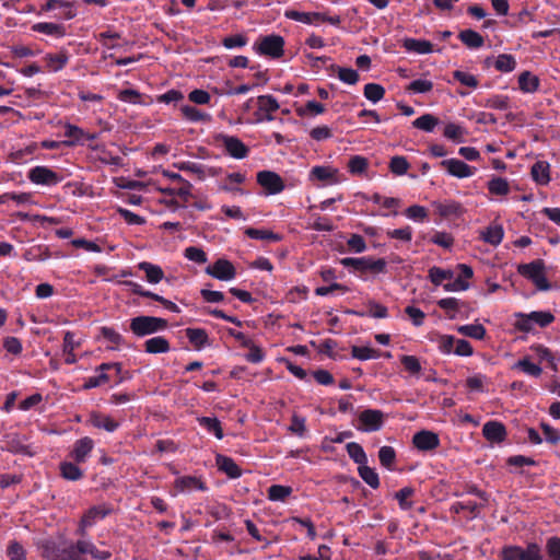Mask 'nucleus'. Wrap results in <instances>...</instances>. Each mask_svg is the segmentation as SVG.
Returning a JSON list of instances; mask_svg holds the SVG:
<instances>
[{"instance_id":"f257e3e1","label":"nucleus","mask_w":560,"mask_h":560,"mask_svg":"<svg viewBox=\"0 0 560 560\" xmlns=\"http://www.w3.org/2000/svg\"><path fill=\"white\" fill-rule=\"evenodd\" d=\"M43 557L47 560H88L84 548V540L75 542L63 540H46L43 546Z\"/></svg>"},{"instance_id":"f03ea898","label":"nucleus","mask_w":560,"mask_h":560,"mask_svg":"<svg viewBox=\"0 0 560 560\" xmlns=\"http://www.w3.org/2000/svg\"><path fill=\"white\" fill-rule=\"evenodd\" d=\"M499 560H544L541 547L537 542H528L526 547L505 545L500 550Z\"/></svg>"},{"instance_id":"7ed1b4c3","label":"nucleus","mask_w":560,"mask_h":560,"mask_svg":"<svg viewBox=\"0 0 560 560\" xmlns=\"http://www.w3.org/2000/svg\"><path fill=\"white\" fill-rule=\"evenodd\" d=\"M129 327L136 337L142 338L165 330L168 322L161 317L140 315L130 319Z\"/></svg>"},{"instance_id":"20e7f679","label":"nucleus","mask_w":560,"mask_h":560,"mask_svg":"<svg viewBox=\"0 0 560 560\" xmlns=\"http://www.w3.org/2000/svg\"><path fill=\"white\" fill-rule=\"evenodd\" d=\"M546 266L542 259H535L528 264L517 266V272L532 281L540 291H548L551 288L545 272Z\"/></svg>"},{"instance_id":"39448f33","label":"nucleus","mask_w":560,"mask_h":560,"mask_svg":"<svg viewBox=\"0 0 560 560\" xmlns=\"http://www.w3.org/2000/svg\"><path fill=\"white\" fill-rule=\"evenodd\" d=\"M345 268H352L354 271L372 272L375 275L386 273L387 262L384 258L373 259L372 257H346L340 260Z\"/></svg>"},{"instance_id":"423d86ee","label":"nucleus","mask_w":560,"mask_h":560,"mask_svg":"<svg viewBox=\"0 0 560 560\" xmlns=\"http://www.w3.org/2000/svg\"><path fill=\"white\" fill-rule=\"evenodd\" d=\"M253 48L261 56L278 59L284 52V38L277 34L260 36Z\"/></svg>"},{"instance_id":"0eeeda50","label":"nucleus","mask_w":560,"mask_h":560,"mask_svg":"<svg viewBox=\"0 0 560 560\" xmlns=\"http://www.w3.org/2000/svg\"><path fill=\"white\" fill-rule=\"evenodd\" d=\"M31 183L42 186H56L62 182L63 176L45 165L32 167L27 173Z\"/></svg>"},{"instance_id":"6e6552de","label":"nucleus","mask_w":560,"mask_h":560,"mask_svg":"<svg viewBox=\"0 0 560 560\" xmlns=\"http://www.w3.org/2000/svg\"><path fill=\"white\" fill-rule=\"evenodd\" d=\"M359 424L357 430L362 432H375L382 429L385 415L380 409H364L358 416Z\"/></svg>"},{"instance_id":"1a4fd4ad","label":"nucleus","mask_w":560,"mask_h":560,"mask_svg":"<svg viewBox=\"0 0 560 560\" xmlns=\"http://www.w3.org/2000/svg\"><path fill=\"white\" fill-rule=\"evenodd\" d=\"M215 139L223 145L226 153L236 160L245 159L249 153V148L235 136L220 133Z\"/></svg>"},{"instance_id":"9d476101","label":"nucleus","mask_w":560,"mask_h":560,"mask_svg":"<svg viewBox=\"0 0 560 560\" xmlns=\"http://www.w3.org/2000/svg\"><path fill=\"white\" fill-rule=\"evenodd\" d=\"M206 273L220 281H230L236 277V269L230 260L219 258L206 268Z\"/></svg>"},{"instance_id":"9b49d317","label":"nucleus","mask_w":560,"mask_h":560,"mask_svg":"<svg viewBox=\"0 0 560 560\" xmlns=\"http://www.w3.org/2000/svg\"><path fill=\"white\" fill-rule=\"evenodd\" d=\"M256 179L257 183L266 190L267 195L280 194L285 187L281 176L272 171L258 172Z\"/></svg>"},{"instance_id":"f8f14e48","label":"nucleus","mask_w":560,"mask_h":560,"mask_svg":"<svg viewBox=\"0 0 560 560\" xmlns=\"http://www.w3.org/2000/svg\"><path fill=\"white\" fill-rule=\"evenodd\" d=\"M413 446L421 452H432L436 450L441 442L438 433L429 430H421L412 436Z\"/></svg>"},{"instance_id":"ddd939ff","label":"nucleus","mask_w":560,"mask_h":560,"mask_svg":"<svg viewBox=\"0 0 560 560\" xmlns=\"http://www.w3.org/2000/svg\"><path fill=\"white\" fill-rule=\"evenodd\" d=\"M440 166L447 171V173L457 178H467L472 176L477 168L458 159H447L440 163Z\"/></svg>"},{"instance_id":"4468645a","label":"nucleus","mask_w":560,"mask_h":560,"mask_svg":"<svg viewBox=\"0 0 560 560\" xmlns=\"http://www.w3.org/2000/svg\"><path fill=\"white\" fill-rule=\"evenodd\" d=\"M485 439L491 443H502L508 435L505 425L495 420L488 421L482 427Z\"/></svg>"},{"instance_id":"2eb2a0df","label":"nucleus","mask_w":560,"mask_h":560,"mask_svg":"<svg viewBox=\"0 0 560 560\" xmlns=\"http://www.w3.org/2000/svg\"><path fill=\"white\" fill-rule=\"evenodd\" d=\"M88 422L92 427L109 433L115 432L120 425V423L113 417L100 411L90 412Z\"/></svg>"},{"instance_id":"dca6fc26","label":"nucleus","mask_w":560,"mask_h":560,"mask_svg":"<svg viewBox=\"0 0 560 560\" xmlns=\"http://www.w3.org/2000/svg\"><path fill=\"white\" fill-rule=\"evenodd\" d=\"M94 448V441L90 436H84L75 441L70 452V457L78 464L84 463Z\"/></svg>"},{"instance_id":"f3484780","label":"nucleus","mask_w":560,"mask_h":560,"mask_svg":"<svg viewBox=\"0 0 560 560\" xmlns=\"http://www.w3.org/2000/svg\"><path fill=\"white\" fill-rule=\"evenodd\" d=\"M174 488L179 492H190L194 490L207 491L205 481L196 476H182L174 481Z\"/></svg>"},{"instance_id":"a211bd4d","label":"nucleus","mask_w":560,"mask_h":560,"mask_svg":"<svg viewBox=\"0 0 560 560\" xmlns=\"http://www.w3.org/2000/svg\"><path fill=\"white\" fill-rule=\"evenodd\" d=\"M550 164L547 161H536L530 167V177L539 186H547L550 180Z\"/></svg>"},{"instance_id":"6ab92c4d","label":"nucleus","mask_w":560,"mask_h":560,"mask_svg":"<svg viewBox=\"0 0 560 560\" xmlns=\"http://www.w3.org/2000/svg\"><path fill=\"white\" fill-rule=\"evenodd\" d=\"M215 465L218 469L224 472L229 478L236 479L242 476V469L234 462L232 457L226 455L217 454Z\"/></svg>"},{"instance_id":"aec40b11","label":"nucleus","mask_w":560,"mask_h":560,"mask_svg":"<svg viewBox=\"0 0 560 560\" xmlns=\"http://www.w3.org/2000/svg\"><path fill=\"white\" fill-rule=\"evenodd\" d=\"M338 170L330 166H314L310 171V179L311 180H319V182H328V183H337Z\"/></svg>"},{"instance_id":"412c9836","label":"nucleus","mask_w":560,"mask_h":560,"mask_svg":"<svg viewBox=\"0 0 560 560\" xmlns=\"http://www.w3.org/2000/svg\"><path fill=\"white\" fill-rule=\"evenodd\" d=\"M32 31L42 33L55 38H61L66 36V26L63 24H57L51 22H39L32 26Z\"/></svg>"},{"instance_id":"4be33fe9","label":"nucleus","mask_w":560,"mask_h":560,"mask_svg":"<svg viewBox=\"0 0 560 560\" xmlns=\"http://www.w3.org/2000/svg\"><path fill=\"white\" fill-rule=\"evenodd\" d=\"M112 511V508L106 504L90 508L82 516L83 526H93L97 520L105 518Z\"/></svg>"},{"instance_id":"5701e85b","label":"nucleus","mask_w":560,"mask_h":560,"mask_svg":"<svg viewBox=\"0 0 560 560\" xmlns=\"http://www.w3.org/2000/svg\"><path fill=\"white\" fill-rule=\"evenodd\" d=\"M65 137L69 138V140L63 141V144L67 147H75L82 145L85 142V131L72 124L65 125Z\"/></svg>"},{"instance_id":"b1692460","label":"nucleus","mask_w":560,"mask_h":560,"mask_svg":"<svg viewBox=\"0 0 560 560\" xmlns=\"http://www.w3.org/2000/svg\"><path fill=\"white\" fill-rule=\"evenodd\" d=\"M138 269L144 272L145 280L151 284H156L164 278V271L159 265L141 261L138 264Z\"/></svg>"},{"instance_id":"393cba45","label":"nucleus","mask_w":560,"mask_h":560,"mask_svg":"<svg viewBox=\"0 0 560 560\" xmlns=\"http://www.w3.org/2000/svg\"><path fill=\"white\" fill-rule=\"evenodd\" d=\"M407 51H412L420 55L431 54L433 45L427 39H417L407 37L402 40L401 45Z\"/></svg>"},{"instance_id":"a878e982","label":"nucleus","mask_w":560,"mask_h":560,"mask_svg":"<svg viewBox=\"0 0 560 560\" xmlns=\"http://www.w3.org/2000/svg\"><path fill=\"white\" fill-rule=\"evenodd\" d=\"M322 22H327L334 26H339L341 18L339 15H328L325 12H305L304 24L318 25Z\"/></svg>"},{"instance_id":"bb28decb","label":"nucleus","mask_w":560,"mask_h":560,"mask_svg":"<svg viewBox=\"0 0 560 560\" xmlns=\"http://www.w3.org/2000/svg\"><path fill=\"white\" fill-rule=\"evenodd\" d=\"M144 351L150 354L166 353L171 350L170 341L163 336L152 337L144 341Z\"/></svg>"},{"instance_id":"cd10ccee","label":"nucleus","mask_w":560,"mask_h":560,"mask_svg":"<svg viewBox=\"0 0 560 560\" xmlns=\"http://www.w3.org/2000/svg\"><path fill=\"white\" fill-rule=\"evenodd\" d=\"M43 59L49 71L58 72L68 63L69 55L67 50H61L58 54H46Z\"/></svg>"},{"instance_id":"c85d7f7f","label":"nucleus","mask_w":560,"mask_h":560,"mask_svg":"<svg viewBox=\"0 0 560 560\" xmlns=\"http://www.w3.org/2000/svg\"><path fill=\"white\" fill-rule=\"evenodd\" d=\"M530 350L536 353L540 361H547L552 371H558L559 357H556L549 348L541 343H535L530 346Z\"/></svg>"},{"instance_id":"c756f323","label":"nucleus","mask_w":560,"mask_h":560,"mask_svg":"<svg viewBox=\"0 0 560 560\" xmlns=\"http://www.w3.org/2000/svg\"><path fill=\"white\" fill-rule=\"evenodd\" d=\"M244 233L252 240H261L269 243H278L283 238L281 234L265 229L247 228Z\"/></svg>"},{"instance_id":"7c9ffc66","label":"nucleus","mask_w":560,"mask_h":560,"mask_svg":"<svg viewBox=\"0 0 560 560\" xmlns=\"http://www.w3.org/2000/svg\"><path fill=\"white\" fill-rule=\"evenodd\" d=\"M460 42L468 48L477 49L483 46V37L474 30H463L458 34Z\"/></svg>"},{"instance_id":"2f4dec72","label":"nucleus","mask_w":560,"mask_h":560,"mask_svg":"<svg viewBox=\"0 0 560 560\" xmlns=\"http://www.w3.org/2000/svg\"><path fill=\"white\" fill-rule=\"evenodd\" d=\"M539 78L529 71H524L518 77V88L524 93H534L539 89Z\"/></svg>"},{"instance_id":"473e14b6","label":"nucleus","mask_w":560,"mask_h":560,"mask_svg":"<svg viewBox=\"0 0 560 560\" xmlns=\"http://www.w3.org/2000/svg\"><path fill=\"white\" fill-rule=\"evenodd\" d=\"M185 334L189 342L198 350L209 343L208 334L202 328H186Z\"/></svg>"},{"instance_id":"72a5a7b5","label":"nucleus","mask_w":560,"mask_h":560,"mask_svg":"<svg viewBox=\"0 0 560 560\" xmlns=\"http://www.w3.org/2000/svg\"><path fill=\"white\" fill-rule=\"evenodd\" d=\"M435 210L443 218L459 217L463 213L462 205L454 200L436 203Z\"/></svg>"},{"instance_id":"f704fd0d","label":"nucleus","mask_w":560,"mask_h":560,"mask_svg":"<svg viewBox=\"0 0 560 560\" xmlns=\"http://www.w3.org/2000/svg\"><path fill=\"white\" fill-rule=\"evenodd\" d=\"M200 427L212 433L218 440L224 436L220 420L217 417H200L197 419Z\"/></svg>"},{"instance_id":"c9c22d12","label":"nucleus","mask_w":560,"mask_h":560,"mask_svg":"<svg viewBox=\"0 0 560 560\" xmlns=\"http://www.w3.org/2000/svg\"><path fill=\"white\" fill-rule=\"evenodd\" d=\"M78 463L72 462H62L59 465L60 475L62 478L70 480V481H77L83 478V470L78 467Z\"/></svg>"},{"instance_id":"e433bc0d","label":"nucleus","mask_w":560,"mask_h":560,"mask_svg":"<svg viewBox=\"0 0 560 560\" xmlns=\"http://www.w3.org/2000/svg\"><path fill=\"white\" fill-rule=\"evenodd\" d=\"M483 506L485 504H478L472 501H457L451 505L450 511L454 514H460L464 511H468L470 513V520H472L479 515V509Z\"/></svg>"},{"instance_id":"4c0bfd02","label":"nucleus","mask_w":560,"mask_h":560,"mask_svg":"<svg viewBox=\"0 0 560 560\" xmlns=\"http://www.w3.org/2000/svg\"><path fill=\"white\" fill-rule=\"evenodd\" d=\"M440 119L432 114H423L412 121V126L425 132H432Z\"/></svg>"},{"instance_id":"58836bf2","label":"nucleus","mask_w":560,"mask_h":560,"mask_svg":"<svg viewBox=\"0 0 560 560\" xmlns=\"http://www.w3.org/2000/svg\"><path fill=\"white\" fill-rule=\"evenodd\" d=\"M258 109L255 115L262 113L269 114L275 113L279 109V103L272 95H260L257 97Z\"/></svg>"},{"instance_id":"ea45409f","label":"nucleus","mask_w":560,"mask_h":560,"mask_svg":"<svg viewBox=\"0 0 560 560\" xmlns=\"http://www.w3.org/2000/svg\"><path fill=\"white\" fill-rule=\"evenodd\" d=\"M378 459L383 467L388 470L395 469L396 451L392 446L384 445L378 450Z\"/></svg>"},{"instance_id":"a19ab883","label":"nucleus","mask_w":560,"mask_h":560,"mask_svg":"<svg viewBox=\"0 0 560 560\" xmlns=\"http://www.w3.org/2000/svg\"><path fill=\"white\" fill-rule=\"evenodd\" d=\"M513 369L520 370L523 373L533 376V377H539L542 373V369L533 363L528 357H525L521 360H518L514 365Z\"/></svg>"},{"instance_id":"79ce46f5","label":"nucleus","mask_w":560,"mask_h":560,"mask_svg":"<svg viewBox=\"0 0 560 560\" xmlns=\"http://www.w3.org/2000/svg\"><path fill=\"white\" fill-rule=\"evenodd\" d=\"M533 325L546 328L555 322V315L550 311H534L527 313Z\"/></svg>"},{"instance_id":"37998d69","label":"nucleus","mask_w":560,"mask_h":560,"mask_svg":"<svg viewBox=\"0 0 560 560\" xmlns=\"http://www.w3.org/2000/svg\"><path fill=\"white\" fill-rule=\"evenodd\" d=\"M457 331L466 337L482 340L486 337L487 330L480 324H469L457 327Z\"/></svg>"},{"instance_id":"c03bdc74","label":"nucleus","mask_w":560,"mask_h":560,"mask_svg":"<svg viewBox=\"0 0 560 560\" xmlns=\"http://www.w3.org/2000/svg\"><path fill=\"white\" fill-rule=\"evenodd\" d=\"M358 474L372 489H377L380 487L381 483L377 472L366 464L358 467Z\"/></svg>"},{"instance_id":"a18cd8bd","label":"nucleus","mask_w":560,"mask_h":560,"mask_svg":"<svg viewBox=\"0 0 560 560\" xmlns=\"http://www.w3.org/2000/svg\"><path fill=\"white\" fill-rule=\"evenodd\" d=\"M455 497H463L465 494H471V495H476L478 497L482 503L481 504H487L488 501H489V493H487L486 491L481 490L478 488L477 485L475 483H465L463 487H462V490H457L453 493Z\"/></svg>"},{"instance_id":"49530a36","label":"nucleus","mask_w":560,"mask_h":560,"mask_svg":"<svg viewBox=\"0 0 560 560\" xmlns=\"http://www.w3.org/2000/svg\"><path fill=\"white\" fill-rule=\"evenodd\" d=\"M347 453L349 457L359 466H362L368 463V456L363 450V447L357 442H349L346 445Z\"/></svg>"},{"instance_id":"de8ad7c7","label":"nucleus","mask_w":560,"mask_h":560,"mask_svg":"<svg viewBox=\"0 0 560 560\" xmlns=\"http://www.w3.org/2000/svg\"><path fill=\"white\" fill-rule=\"evenodd\" d=\"M90 148L93 151H100L101 155H98V161L106 165L119 166L121 165V158L119 155H114L109 151L105 149L103 144H90Z\"/></svg>"},{"instance_id":"09e8293b","label":"nucleus","mask_w":560,"mask_h":560,"mask_svg":"<svg viewBox=\"0 0 560 560\" xmlns=\"http://www.w3.org/2000/svg\"><path fill=\"white\" fill-rule=\"evenodd\" d=\"M466 130L460 125L450 122L444 127L443 136L456 143H462L465 141Z\"/></svg>"},{"instance_id":"8fccbe9b","label":"nucleus","mask_w":560,"mask_h":560,"mask_svg":"<svg viewBox=\"0 0 560 560\" xmlns=\"http://www.w3.org/2000/svg\"><path fill=\"white\" fill-rule=\"evenodd\" d=\"M488 190L495 196H506L510 192V184L503 177H493L488 182Z\"/></svg>"},{"instance_id":"3c124183","label":"nucleus","mask_w":560,"mask_h":560,"mask_svg":"<svg viewBox=\"0 0 560 560\" xmlns=\"http://www.w3.org/2000/svg\"><path fill=\"white\" fill-rule=\"evenodd\" d=\"M503 235H504V231L501 225H490L482 233V240L486 243L497 246L502 242Z\"/></svg>"},{"instance_id":"603ef678","label":"nucleus","mask_w":560,"mask_h":560,"mask_svg":"<svg viewBox=\"0 0 560 560\" xmlns=\"http://www.w3.org/2000/svg\"><path fill=\"white\" fill-rule=\"evenodd\" d=\"M331 69L337 71L339 80L346 84L353 85L359 81V73L352 68H343L332 65Z\"/></svg>"},{"instance_id":"864d4df0","label":"nucleus","mask_w":560,"mask_h":560,"mask_svg":"<svg viewBox=\"0 0 560 560\" xmlns=\"http://www.w3.org/2000/svg\"><path fill=\"white\" fill-rule=\"evenodd\" d=\"M351 355L358 360L364 361L380 358L381 352L380 350L373 349L371 347L352 346Z\"/></svg>"},{"instance_id":"5fc2aeb1","label":"nucleus","mask_w":560,"mask_h":560,"mask_svg":"<svg viewBox=\"0 0 560 560\" xmlns=\"http://www.w3.org/2000/svg\"><path fill=\"white\" fill-rule=\"evenodd\" d=\"M513 316L515 318L513 326L516 330L525 334L534 331L533 322L529 319L527 313L516 312L513 314Z\"/></svg>"},{"instance_id":"6e6d98bb","label":"nucleus","mask_w":560,"mask_h":560,"mask_svg":"<svg viewBox=\"0 0 560 560\" xmlns=\"http://www.w3.org/2000/svg\"><path fill=\"white\" fill-rule=\"evenodd\" d=\"M516 67V60L512 55L501 54L494 61V68L500 72H511Z\"/></svg>"},{"instance_id":"4d7b16f0","label":"nucleus","mask_w":560,"mask_h":560,"mask_svg":"<svg viewBox=\"0 0 560 560\" xmlns=\"http://www.w3.org/2000/svg\"><path fill=\"white\" fill-rule=\"evenodd\" d=\"M369 166V161L366 158L361 155H353L348 162V171L352 175H361L363 174Z\"/></svg>"},{"instance_id":"13d9d810","label":"nucleus","mask_w":560,"mask_h":560,"mask_svg":"<svg viewBox=\"0 0 560 560\" xmlns=\"http://www.w3.org/2000/svg\"><path fill=\"white\" fill-rule=\"evenodd\" d=\"M400 363L404 369L413 376H418L422 370L420 360L416 355L402 354Z\"/></svg>"},{"instance_id":"bf43d9fd","label":"nucleus","mask_w":560,"mask_h":560,"mask_svg":"<svg viewBox=\"0 0 560 560\" xmlns=\"http://www.w3.org/2000/svg\"><path fill=\"white\" fill-rule=\"evenodd\" d=\"M174 166L177 167L179 171L196 174L199 179H203L206 177L205 166L202 164L190 161H184L175 163Z\"/></svg>"},{"instance_id":"052dcab7","label":"nucleus","mask_w":560,"mask_h":560,"mask_svg":"<svg viewBox=\"0 0 560 560\" xmlns=\"http://www.w3.org/2000/svg\"><path fill=\"white\" fill-rule=\"evenodd\" d=\"M291 493V487L282 485H272L268 489V499L271 501H284Z\"/></svg>"},{"instance_id":"680f3d73","label":"nucleus","mask_w":560,"mask_h":560,"mask_svg":"<svg viewBox=\"0 0 560 560\" xmlns=\"http://www.w3.org/2000/svg\"><path fill=\"white\" fill-rule=\"evenodd\" d=\"M452 278L453 271L450 269H442L434 266L429 270V279L435 285H440L444 280H451Z\"/></svg>"},{"instance_id":"e2e57ef3","label":"nucleus","mask_w":560,"mask_h":560,"mask_svg":"<svg viewBox=\"0 0 560 560\" xmlns=\"http://www.w3.org/2000/svg\"><path fill=\"white\" fill-rule=\"evenodd\" d=\"M363 94L369 101L376 103L384 97L385 89L377 83H368L364 86Z\"/></svg>"},{"instance_id":"0e129e2a","label":"nucleus","mask_w":560,"mask_h":560,"mask_svg":"<svg viewBox=\"0 0 560 560\" xmlns=\"http://www.w3.org/2000/svg\"><path fill=\"white\" fill-rule=\"evenodd\" d=\"M438 306L447 313L450 319H455L458 315V299L445 298L438 301Z\"/></svg>"},{"instance_id":"69168bd1","label":"nucleus","mask_w":560,"mask_h":560,"mask_svg":"<svg viewBox=\"0 0 560 560\" xmlns=\"http://www.w3.org/2000/svg\"><path fill=\"white\" fill-rule=\"evenodd\" d=\"M409 168V163L405 156L395 155L389 161V170L395 175H404Z\"/></svg>"},{"instance_id":"338daca9","label":"nucleus","mask_w":560,"mask_h":560,"mask_svg":"<svg viewBox=\"0 0 560 560\" xmlns=\"http://www.w3.org/2000/svg\"><path fill=\"white\" fill-rule=\"evenodd\" d=\"M7 556L10 560H26V551L16 540L9 542L7 548Z\"/></svg>"},{"instance_id":"774afa93","label":"nucleus","mask_w":560,"mask_h":560,"mask_svg":"<svg viewBox=\"0 0 560 560\" xmlns=\"http://www.w3.org/2000/svg\"><path fill=\"white\" fill-rule=\"evenodd\" d=\"M546 552L551 560H560V537L551 536L547 538Z\"/></svg>"}]
</instances>
